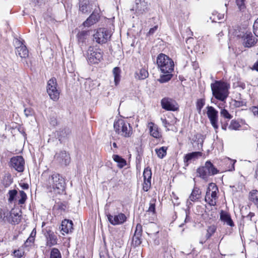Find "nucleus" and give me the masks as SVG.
Returning <instances> with one entry per match:
<instances>
[{
    "instance_id": "nucleus-1",
    "label": "nucleus",
    "mask_w": 258,
    "mask_h": 258,
    "mask_svg": "<svg viewBox=\"0 0 258 258\" xmlns=\"http://www.w3.org/2000/svg\"><path fill=\"white\" fill-rule=\"evenodd\" d=\"M43 185L50 191L62 194L65 189V180L61 175L53 173L48 175L44 172L42 174Z\"/></svg>"
},
{
    "instance_id": "nucleus-2",
    "label": "nucleus",
    "mask_w": 258,
    "mask_h": 258,
    "mask_svg": "<svg viewBox=\"0 0 258 258\" xmlns=\"http://www.w3.org/2000/svg\"><path fill=\"white\" fill-rule=\"evenodd\" d=\"M211 88L215 98L221 101H225L229 95V85L224 82L216 81L212 83Z\"/></svg>"
},
{
    "instance_id": "nucleus-3",
    "label": "nucleus",
    "mask_w": 258,
    "mask_h": 258,
    "mask_svg": "<svg viewBox=\"0 0 258 258\" xmlns=\"http://www.w3.org/2000/svg\"><path fill=\"white\" fill-rule=\"evenodd\" d=\"M157 64L161 73H172L174 64L173 60L163 53L159 54L157 57Z\"/></svg>"
},
{
    "instance_id": "nucleus-4",
    "label": "nucleus",
    "mask_w": 258,
    "mask_h": 258,
    "mask_svg": "<svg viewBox=\"0 0 258 258\" xmlns=\"http://www.w3.org/2000/svg\"><path fill=\"white\" fill-rule=\"evenodd\" d=\"M113 126L115 132L123 137L129 138L133 134L130 124L123 119H119L115 121Z\"/></svg>"
},
{
    "instance_id": "nucleus-5",
    "label": "nucleus",
    "mask_w": 258,
    "mask_h": 258,
    "mask_svg": "<svg viewBox=\"0 0 258 258\" xmlns=\"http://www.w3.org/2000/svg\"><path fill=\"white\" fill-rule=\"evenodd\" d=\"M218 172V170L209 161H207L205 165L197 169L199 176L203 179H207L210 176L214 175Z\"/></svg>"
},
{
    "instance_id": "nucleus-6",
    "label": "nucleus",
    "mask_w": 258,
    "mask_h": 258,
    "mask_svg": "<svg viewBox=\"0 0 258 258\" xmlns=\"http://www.w3.org/2000/svg\"><path fill=\"white\" fill-rule=\"evenodd\" d=\"M111 35V31L106 28H100L94 34L93 40L98 44H104L110 40Z\"/></svg>"
},
{
    "instance_id": "nucleus-7",
    "label": "nucleus",
    "mask_w": 258,
    "mask_h": 258,
    "mask_svg": "<svg viewBox=\"0 0 258 258\" xmlns=\"http://www.w3.org/2000/svg\"><path fill=\"white\" fill-rule=\"evenodd\" d=\"M86 57L89 63L91 64L98 63L102 59V52L101 50L90 46L87 51Z\"/></svg>"
},
{
    "instance_id": "nucleus-8",
    "label": "nucleus",
    "mask_w": 258,
    "mask_h": 258,
    "mask_svg": "<svg viewBox=\"0 0 258 258\" xmlns=\"http://www.w3.org/2000/svg\"><path fill=\"white\" fill-rule=\"evenodd\" d=\"M57 84L55 78H52L48 80L47 85V92L50 99L54 101L58 100L59 98L60 92L57 89Z\"/></svg>"
},
{
    "instance_id": "nucleus-9",
    "label": "nucleus",
    "mask_w": 258,
    "mask_h": 258,
    "mask_svg": "<svg viewBox=\"0 0 258 258\" xmlns=\"http://www.w3.org/2000/svg\"><path fill=\"white\" fill-rule=\"evenodd\" d=\"M98 4L95 1L92 0H80L79 11L83 14H89L94 9V11H97Z\"/></svg>"
},
{
    "instance_id": "nucleus-10",
    "label": "nucleus",
    "mask_w": 258,
    "mask_h": 258,
    "mask_svg": "<svg viewBox=\"0 0 258 258\" xmlns=\"http://www.w3.org/2000/svg\"><path fill=\"white\" fill-rule=\"evenodd\" d=\"M20 211L17 209H12L9 212H8L7 215L5 216L4 220L7 221L12 224H17L21 220V215L20 214Z\"/></svg>"
},
{
    "instance_id": "nucleus-11",
    "label": "nucleus",
    "mask_w": 258,
    "mask_h": 258,
    "mask_svg": "<svg viewBox=\"0 0 258 258\" xmlns=\"http://www.w3.org/2000/svg\"><path fill=\"white\" fill-rule=\"evenodd\" d=\"M44 235L46 239V245L48 247H51L57 243V237L56 234L50 230V228H46L43 230Z\"/></svg>"
},
{
    "instance_id": "nucleus-12",
    "label": "nucleus",
    "mask_w": 258,
    "mask_h": 258,
    "mask_svg": "<svg viewBox=\"0 0 258 258\" xmlns=\"http://www.w3.org/2000/svg\"><path fill=\"white\" fill-rule=\"evenodd\" d=\"M207 109V116L210 121V122L215 130H217L219 127L218 124V111L212 106H208Z\"/></svg>"
},
{
    "instance_id": "nucleus-13",
    "label": "nucleus",
    "mask_w": 258,
    "mask_h": 258,
    "mask_svg": "<svg viewBox=\"0 0 258 258\" xmlns=\"http://www.w3.org/2000/svg\"><path fill=\"white\" fill-rule=\"evenodd\" d=\"M11 166L18 172H23L24 169L25 161L21 156L13 157L10 160Z\"/></svg>"
},
{
    "instance_id": "nucleus-14",
    "label": "nucleus",
    "mask_w": 258,
    "mask_h": 258,
    "mask_svg": "<svg viewBox=\"0 0 258 258\" xmlns=\"http://www.w3.org/2000/svg\"><path fill=\"white\" fill-rule=\"evenodd\" d=\"M131 10L135 11L137 16L142 15L148 11V4L144 0H136L135 5Z\"/></svg>"
},
{
    "instance_id": "nucleus-15",
    "label": "nucleus",
    "mask_w": 258,
    "mask_h": 258,
    "mask_svg": "<svg viewBox=\"0 0 258 258\" xmlns=\"http://www.w3.org/2000/svg\"><path fill=\"white\" fill-rule=\"evenodd\" d=\"M162 107L168 111H175L178 109L177 104L174 100L173 99L165 97L161 101Z\"/></svg>"
},
{
    "instance_id": "nucleus-16",
    "label": "nucleus",
    "mask_w": 258,
    "mask_h": 258,
    "mask_svg": "<svg viewBox=\"0 0 258 258\" xmlns=\"http://www.w3.org/2000/svg\"><path fill=\"white\" fill-rule=\"evenodd\" d=\"M107 217L109 222L113 225L121 224L126 219L124 214L119 213L117 215L112 216L110 214H107Z\"/></svg>"
},
{
    "instance_id": "nucleus-17",
    "label": "nucleus",
    "mask_w": 258,
    "mask_h": 258,
    "mask_svg": "<svg viewBox=\"0 0 258 258\" xmlns=\"http://www.w3.org/2000/svg\"><path fill=\"white\" fill-rule=\"evenodd\" d=\"M54 158L58 163L65 166L68 165L71 160L69 154L67 153L66 151H61L56 153L54 156Z\"/></svg>"
},
{
    "instance_id": "nucleus-18",
    "label": "nucleus",
    "mask_w": 258,
    "mask_h": 258,
    "mask_svg": "<svg viewBox=\"0 0 258 258\" xmlns=\"http://www.w3.org/2000/svg\"><path fill=\"white\" fill-rule=\"evenodd\" d=\"M73 223L71 220H64L62 221L61 224L59 228L62 234H68L71 233L73 230Z\"/></svg>"
},
{
    "instance_id": "nucleus-19",
    "label": "nucleus",
    "mask_w": 258,
    "mask_h": 258,
    "mask_svg": "<svg viewBox=\"0 0 258 258\" xmlns=\"http://www.w3.org/2000/svg\"><path fill=\"white\" fill-rule=\"evenodd\" d=\"M16 43H18V45L20 46L16 47V53L19 55L21 58H26L28 56V50L26 46L18 40H17Z\"/></svg>"
},
{
    "instance_id": "nucleus-20",
    "label": "nucleus",
    "mask_w": 258,
    "mask_h": 258,
    "mask_svg": "<svg viewBox=\"0 0 258 258\" xmlns=\"http://www.w3.org/2000/svg\"><path fill=\"white\" fill-rule=\"evenodd\" d=\"M201 194L202 192L199 188L195 186L187 200V204L189 205L191 204L190 202L198 201L201 197Z\"/></svg>"
},
{
    "instance_id": "nucleus-21",
    "label": "nucleus",
    "mask_w": 258,
    "mask_h": 258,
    "mask_svg": "<svg viewBox=\"0 0 258 258\" xmlns=\"http://www.w3.org/2000/svg\"><path fill=\"white\" fill-rule=\"evenodd\" d=\"M243 45L245 47H250L253 46L256 43L255 37L251 33H245L243 35Z\"/></svg>"
},
{
    "instance_id": "nucleus-22",
    "label": "nucleus",
    "mask_w": 258,
    "mask_h": 258,
    "mask_svg": "<svg viewBox=\"0 0 258 258\" xmlns=\"http://www.w3.org/2000/svg\"><path fill=\"white\" fill-rule=\"evenodd\" d=\"M99 19V15L97 13V11L96 12L94 11L92 14L83 23V25L85 27H90L98 22Z\"/></svg>"
},
{
    "instance_id": "nucleus-23",
    "label": "nucleus",
    "mask_w": 258,
    "mask_h": 258,
    "mask_svg": "<svg viewBox=\"0 0 258 258\" xmlns=\"http://www.w3.org/2000/svg\"><path fill=\"white\" fill-rule=\"evenodd\" d=\"M220 218L224 223L230 227H233L234 226V222L231 218L230 215L227 212L221 210L220 213Z\"/></svg>"
},
{
    "instance_id": "nucleus-24",
    "label": "nucleus",
    "mask_w": 258,
    "mask_h": 258,
    "mask_svg": "<svg viewBox=\"0 0 258 258\" xmlns=\"http://www.w3.org/2000/svg\"><path fill=\"white\" fill-rule=\"evenodd\" d=\"M146 230L147 234L151 237H153L159 231L158 226L154 223H150L147 224Z\"/></svg>"
},
{
    "instance_id": "nucleus-25",
    "label": "nucleus",
    "mask_w": 258,
    "mask_h": 258,
    "mask_svg": "<svg viewBox=\"0 0 258 258\" xmlns=\"http://www.w3.org/2000/svg\"><path fill=\"white\" fill-rule=\"evenodd\" d=\"M202 155V153L201 152H194L186 154L184 157V162L185 165L188 166L189 161L197 158L199 156H201Z\"/></svg>"
},
{
    "instance_id": "nucleus-26",
    "label": "nucleus",
    "mask_w": 258,
    "mask_h": 258,
    "mask_svg": "<svg viewBox=\"0 0 258 258\" xmlns=\"http://www.w3.org/2000/svg\"><path fill=\"white\" fill-rule=\"evenodd\" d=\"M90 35V31L86 30H83L78 32L77 35L78 42L79 43H84L85 42L86 40Z\"/></svg>"
},
{
    "instance_id": "nucleus-27",
    "label": "nucleus",
    "mask_w": 258,
    "mask_h": 258,
    "mask_svg": "<svg viewBox=\"0 0 258 258\" xmlns=\"http://www.w3.org/2000/svg\"><path fill=\"white\" fill-rule=\"evenodd\" d=\"M148 127H149L150 135L155 138H159L160 136V133L158 131V128L157 125H155L154 123L151 122L148 124Z\"/></svg>"
},
{
    "instance_id": "nucleus-28",
    "label": "nucleus",
    "mask_w": 258,
    "mask_h": 258,
    "mask_svg": "<svg viewBox=\"0 0 258 258\" xmlns=\"http://www.w3.org/2000/svg\"><path fill=\"white\" fill-rule=\"evenodd\" d=\"M249 200L253 203L258 208V190L252 189L249 192Z\"/></svg>"
},
{
    "instance_id": "nucleus-29",
    "label": "nucleus",
    "mask_w": 258,
    "mask_h": 258,
    "mask_svg": "<svg viewBox=\"0 0 258 258\" xmlns=\"http://www.w3.org/2000/svg\"><path fill=\"white\" fill-rule=\"evenodd\" d=\"M207 190V191H209L211 197L214 200H216L217 198V191L218 190L216 185L213 183H210Z\"/></svg>"
},
{
    "instance_id": "nucleus-30",
    "label": "nucleus",
    "mask_w": 258,
    "mask_h": 258,
    "mask_svg": "<svg viewBox=\"0 0 258 258\" xmlns=\"http://www.w3.org/2000/svg\"><path fill=\"white\" fill-rule=\"evenodd\" d=\"M149 74L147 70L145 68L141 69L139 72L135 74V78L139 80H144L148 77Z\"/></svg>"
},
{
    "instance_id": "nucleus-31",
    "label": "nucleus",
    "mask_w": 258,
    "mask_h": 258,
    "mask_svg": "<svg viewBox=\"0 0 258 258\" xmlns=\"http://www.w3.org/2000/svg\"><path fill=\"white\" fill-rule=\"evenodd\" d=\"M113 75L114 76V83L117 86L120 80V73L121 71L119 67H115L112 71Z\"/></svg>"
},
{
    "instance_id": "nucleus-32",
    "label": "nucleus",
    "mask_w": 258,
    "mask_h": 258,
    "mask_svg": "<svg viewBox=\"0 0 258 258\" xmlns=\"http://www.w3.org/2000/svg\"><path fill=\"white\" fill-rule=\"evenodd\" d=\"M163 75H161L160 77V78L158 80V81L161 83H164L166 82H168L169 80H170L173 77V75L172 73H162Z\"/></svg>"
},
{
    "instance_id": "nucleus-33",
    "label": "nucleus",
    "mask_w": 258,
    "mask_h": 258,
    "mask_svg": "<svg viewBox=\"0 0 258 258\" xmlns=\"http://www.w3.org/2000/svg\"><path fill=\"white\" fill-rule=\"evenodd\" d=\"M113 159L114 161L118 163V166L119 168H122L126 165V161L119 155H113Z\"/></svg>"
},
{
    "instance_id": "nucleus-34",
    "label": "nucleus",
    "mask_w": 258,
    "mask_h": 258,
    "mask_svg": "<svg viewBox=\"0 0 258 258\" xmlns=\"http://www.w3.org/2000/svg\"><path fill=\"white\" fill-rule=\"evenodd\" d=\"M36 232L35 229H33L31 232L30 236L28 238L25 243L26 246H30L32 245L34 242L35 237L36 236Z\"/></svg>"
},
{
    "instance_id": "nucleus-35",
    "label": "nucleus",
    "mask_w": 258,
    "mask_h": 258,
    "mask_svg": "<svg viewBox=\"0 0 258 258\" xmlns=\"http://www.w3.org/2000/svg\"><path fill=\"white\" fill-rule=\"evenodd\" d=\"M250 208V207L249 206H247L246 207H245L244 208H242V209L241 210V214H242V217H245V218H246L247 219L251 221H252L253 220H252V218L254 217L255 216V214L254 213H252V212H249L246 216H244L243 215V214H246L245 212H244V211H247L248 209H249Z\"/></svg>"
},
{
    "instance_id": "nucleus-36",
    "label": "nucleus",
    "mask_w": 258,
    "mask_h": 258,
    "mask_svg": "<svg viewBox=\"0 0 258 258\" xmlns=\"http://www.w3.org/2000/svg\"><path fill=\"white\" fill-rule=\"evenodd\" d=\"M167 148L166 147H162L159 149H156L155 152L158 156V157L160 158H163L165 155H166V151Z\"/></svg>"
},
{
    "instance_id": "nucleus-37",
    "label": "nucleus",
    "mask_w": 258,
    "mask_h": 258,
    "mask_svg": "<svg viewBox=\"0 0 258 258\" xmlns=\"http://www.w3.org/2000/svg\"><path fill=\"white\" fill-rule=\"evenodd\" d=\"M27 198L26 194L24 191L20 190L19 191V195L18 196V198L19 199L18 204L19 205L24 204L25 203Z\"/></svg>"
},
{
    "instance_id": "nucleus-38",
    "label": "nucleus",
    "mask_w": 258,
    "mask_h": 258,
    "mask_svg": "<svg viewBox=\"0 0 258 258\" xmlns=\"http://www.w3.org/2000/svg\"><path fill=\"white\" fill-rule=\"evenodd\" d=\"M241 127V125L239 124V122L235 120H232L230 121V124L228 126V128L230 130H234L237 131L239 130Z\"/></svg>"
},
{
    "instance_id": "nucleus-39",
    "label": "nucleus",
    "mask_w": 258,
    "mask_h": 258,
    "mask_svg": "<svg viewBox=\"0 0 258 258\" xmlns=\"http://www.w3.org/2000/svg\"><path fill=\"white\" fill-rule=\"evenodd\" d=\"M144 180H151L152 177L151 169L149 167L144 169L143 172Z\"/></svg>"
},
{
    "instance_id": "nucleus-40",
    "label": "nucleus",
    "mask_w": 258,
    "mask_h": 258,
    "mask_svg": "<svg viewBox=\"0 0 258 258\" xmlns=\"http://www.w3.org/2000/svg\"><path fill=\"white\" fill-rule=\"evenodd\" d=\"M50 258H61L59 250L56 248H53L50 251Z\"/></svg>"
},
{
    "instance_id": "nucleus-41",
    "label": "nucleus",
    "mask_w": 258,
    "mask_h": 258,
    "mask_svg": "<svg viewBox=\"0 0 258 258\" xmlns=\"http://www.w3.org/2000/svg\"><path fill=\"white\" fill-rule=\"evenodd\" d=\"M205 104L204 99H198L196 102V108L199 113H201L202 108Z\"/></svg>"
},
{
    "instance_id": "nucleus-42",
    "label": "nucleus",
    "mask_w": 258,
    "mask_h": 258,
    "mask_svg": "<svg viewBox=\"0 0 258 258\" xmlns=\"http://www.w3.org/2000/svg\"><path fill=\"white\" fill-rule=\"evenodd\" d=\"M210 194H209V191H206V194L205 196V201L210 205V206H215L216 204V202L215 200L212 199L210 196Z\"/></svg>"
},
{
    "instance_id": "nucleus-43",
    "label": "nucleus",
    "mask_w": 258,
    "mask_h": 258,
    "mask_svg": "<svg viewBox=\"0 0 258 258\" xmlns=\"http://www.w3.org/2000/svg\"><path fill=\"white\" fill-rule=\"evenodd\" d=\"M141 237V235L137 236V235L134 234L133 237V243L135 246H137L141 244L142 240Z\"/></svg>"
},
{
    "instance_id": "nucleus-44",
    "label": "nucleus",
    "mask_w": 258,
    "mask_h": 258,
    "mask_svg": "<svg viewBox=\"0 0 258 258\" xmlns=\"http://www.w3.org/2000/svg\"><path fill=\"white\" fill-rule=\"evenodd\" d=\"M224 14L215 12V13L213 14L212 17H211V19H212V21L216 22L217 20H220L223 19L224 18Z\"/></svg>"
},
{
    "instance_id": "nucleus-45",
    "label": "nucleus",
    "mask_w": 258,
    "mask_h": 258,
    "mask_svg": "<svg viewBox=\"0 0 258 258\" xmlns=\"http://www.w3.org/2000/svg\"><path fill=\"white\" fill-rule=\"evenodd\" d=\"M9 202L11 203L12 201H13L17 196V191L16 189L11 190L9 191Z\"/></svg>"
},
{
    "instance_id": "nucleus-46",
    "label": "nucleus",
    "mask_w": 258,
    "mask_h": 258,
    "mask_svg": "<svg viewBox=\"0 0 258 258\" xmlns=\"http://www.w3.org/2000/svg\"><path fill=\"white\" fill-rule=\"evenodd\" d=\"M220 114L223 117L229 119H230L232 117V116L228 112L227 110L225 109H221L220 111Z\"/></svg>"
},
{
    "instance_id": "nucleus-47",
    "label": "nucleus",
    "mask_w": 258,
    "mask_h": 258,
    "mask_svg": "<svg viewBox=\"0 0 258 258\" xmlns=\"http://www.w3.org/2000/svg\"><path fill=\"white\" fill-rule=\"evenodd\" d=\"M151 180H144V183L143 185V189L144 191H147L151 187Z\"/></svg>"
},
{
    "instance_id": "nucleus-48",
    "label": "nucleus",
    "mask_w": 258,
    "mask_h": 258,
    "mask_svg": "<svg viewBox=\"0 0 258 258\" xmlns=\"http://www.w3.org/2000/svg\"><path fill=\"white\" fill-rule=\"evenodd\" d=\"M24 112L26 117L32 116L34 114V111L33 109L31 107L25 108L24 110Z\"/></svg>"
},
{
    "instance_id": "nucleus-49",
    "label": "nucleus",
    "mask_w": 258,
    "mask_h": 258,
    "mask_svg": "<svg viewBox=\"0 0 258 258\" xmlns=\"http://www.w3.org/2000/svg\"><path fill=\"white\" fill-rule=\"evenodd\" d=\"M142 226L140 224H138L136 226V230L134 234L142 236Z\"/></svg>"
},
{
    "instance_id": "nucleus-50",
    "label": "nucleus",
    "mask_w": 258,
    "mask_h": 258,
    "mask_svg": "<svg viewBox=\"0 0 258 258\" xmlns=\"http://www.w3.org/2000/svg\"><path fill=\"white\" fill-rule=\"evenodd\" d=\"M244 1V0H236V4L240 10H242L245 8Z\"/></svg>"
},
{
    "instance_id": "nucleus-51",
    "label": "nucleus",
    "mask_w": 258,
    "mask_h": 258,
    "mask_svg": "<svg viewBox=\"0 0 258 258\" xmlns=\"http://www.w3.org/2000/svg\"><path fill=\"white\" fill-rule=\"evenodd\" d=\"M148 212L155 213V202L153 201V202H151L150 203L149 208L147 211Z\"/></svg>"
},
{
    "instance_id": "nucleus-52",
    "label": "nucleus",
    "mask_w": 258,
    "mask_h": 258,
    "mask_svg": "<svg viewBox=\"0 0 258 258\" xmlns=\"http://www.w3.org/2000/svg\"><path fill=\"white\" fill-rule=\"evenodd\" d=\"M253 33L256 36L258 37V19L256 20L253 24Z\"/></svg>"
},
{
    "instance_id": "nucleus-53",
    "label": "nucleus",
    "mask_w": 258,
    "mask_h": 258,
    "mask_svg": "<svg viewBox=\"0 0 258 258\" xmlns=\"http://www.w3.org/2000/svg\"><path fill=\"white\" fill-rule=\"evenodd\" d=\"M22 252L19 250H16L14 251V258H22Z\"/></svg>"
},
{
    "instance_id": "nucleus-54",
    "label": "nucleus",
    "mask_w": 258,
    "mask_h": 258,
    "mask_svg": "<svg viewBox=\"0 0 258 258\" xmlns=\"http://www.w3.org/2000/svg\"><path fill=\"white\" fill-rule=\"evenodd\" d=\"M216 228L215 227V226L214 225H212V226H210L208 227V228L207 229V232H208V233H209L213 235L216 231Z\"/></svg>"
},
{
    "instance_id": "nucleus-55",
    "label": "nucleus",
    "mask_w": 258,
    "mask_h": 258,
    "mask_svg": "<svg viewBox=\"0 0 258 258\" xmlns=\"http://www.w3.org/2000/svg\"><path fill=\"white\" fill-rule=\"evenodd\" d=\"M157 28H158V26H157V25L155 26L153 28H150V29L149 30L148 33L147 34V35H151L153 34L155 32V31L157 30Z\"/></svg>"
},
{
    "instance_id": "nucleus-56",
    "label": "nucleus",
    "mask_w": 258,
    "mask_h": 258,
    "mask_svg": "<svg viewBox=\"0 0 258 258\" xmlns=\"http://www.w3.org/2000/svg\"><path fill=\"white\" fill-rule=\"evenodd\" d=\"M237 87L241 88L242 89H244L245 88V84L243 82H237Z\"/></svg>"
},
{
    "instance_id": "nucleus-57",
    "label": "nucleus",
    "mask_w": 258,
    "mask_h": 258,
    "mask_svg": "<svg viewBox=\"0 0 258 258\" xmlns=\"http://www.w3.org/2000/svg\"><path fill=\"white\" fill-rule=\"evenodd\" d=\"M161 120L162 121V122L163 124V125L165 127H167V125L169 124V123L168 122V121L166 120V119L165 118H161Z\"/></svg>"
},
{
    "instance_id": "nucleus-58",
    "label": "nucleus",
    "mask_w": 258,
    "mask_h": 258,
    "mask_svg": "<svg viewBox=\"0 0 258 258\" xmlns=\"http://www.w3.org/2000/svg\"><path fill=\"white\" fill-rule=\"evenodd\" d=\"M20 186L23 189H27L29 188L28 184L26 183H21Z\"/></svg>"
},
{
    "instance_id": "nucleus-59",
    "label": "nucleus",
    "mask_w": 258,
    "mask_h": 258,
    "mask_svg": "<svg viewBox=\"0 0 258 258\" xmlns=\"http://www.w3.org/2000/svg\"><path fill=\"white\" fill-rule=\"evenodd\" d=\"M252 111L255 115L258 116V107H253L252 108Z\"/></svg>"
},
{
    "instance_id": "nucleus-60",
    "label": "nucleus",
    "mask_w": 258,
    "mask_h": 258,
    "mask_svg": "<svg viewBox=\"0 0 258 258\" xmlns=\"http://www.w3.org/2000/svg\"><path fill=\"white\" fill-rule=\"evenodd\" d=\"M228 160L229 161V162L230 163V164H232V166H231V168L230 169H229V170H234V163L236 161H235L234 162L231 160L230 159L228 158Z\"/></svg>"
},
{
    "instance_id": "nucleus-61",
    "label": "nucleus",
    "mask_w": 258,
    "mask_h": 258,
    "mask_svg": "<svg viewBox=\"0 0 258 258\" xmlns=\"http://www.w3.org/2000/svg\"><path fill=\"white\" fill-rule=\"evenodd\" d=\"M50 123L53 125H55L56 124V120L55 118H51Z\"/></svg>"
},
{
    "instance_id": "nucleus-62",
    "label": "nucleus",
    "mask_w": 258,
    "mask_h": 258,
    "mask_svg": "<svg viewBox=\"0 0 258 258\" xmlns=\"http://www.w3.org/2000/svg\"><path fill=\"white\" fill-rule=\"evenodd\" d=\"M253 69L258 71V60L253 64Z\"/></svg>"
},
{
    "instance_id": "nucleus-63",
    "label": "nucleus",
    "mask_w": 258,
    "mask_h": 258,
    "mask_svg": "<svg viewBox=\"0 0 258 258\" xmlns=\"http://www.w3.org/2000/svg\"><path fill=\"white\" fill-rule=\"evenodd\" d=\"M227 125H228L227 123L222 124V129L224 131H226L227 130Z\"/></svg>"
},
{
    "instance_id": "nucleus-64",
    "label": "nucleus",
    "mask_w": 258,
    "mask_h": 258,
    "mask_svg": "<svg viewBox=\"0 0 258 258\" xmlns=\"http://www.w3.org/2000/svg\"><path fill=\"white\" fill-rule=\"evenodd\" d=\"M212 235V234L209 233H208V232H207V234H206V238L207 239L210 238V237Z\"/></svg>"
}]
</instances>
